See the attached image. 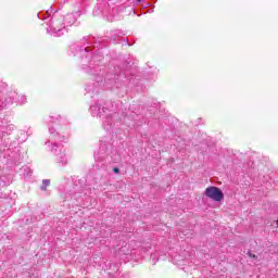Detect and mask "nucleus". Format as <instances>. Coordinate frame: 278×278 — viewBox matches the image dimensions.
Here are the masks:
<instances>
[{"instance_id": "nucleus-3", "label": "nucleus", "mask_w": 278, "mask_h": 278, "mask_svg": "<svg viewBox=\"0 0 278 278\" xmlns=\"http://www.w3.org/2000/svg\"><path fill=\"white\" fill-rule=\"evenodd\" d=\"M51 185V180L45 179L42 180L41 190H47V187Z\"/></svg>"}, {"instance_id": "nucleus-4", "label": "nucleus", "mask_w": 278, "mask_h": 278, "mask_svg": "<svg viewBox=\"0 0 278 278\" xmlns=\"http://www.w3.org/2000/svg\"><path fill=\"white\" fill-rule=\"evenodd\" d=\"M248 255H249V257H252V260H257V255H255L251 252H248Z\"/></svg>"}, {"instance_id": "nucleus-2", "label": "nucleus", "mask_w": 278, "mask_h": 278, "mask_svg": "<svg viewBox=\"0 0 278 278\" xmlns=\"http://www.w3.org/2000/svg\"><path fill=\"white\" fill-rule=\"evenodd\" d=\"M53 31L55 36H64L65 27L58 28V26H53Z\"/></svg>"}, {"instance_id": "nucleus-8", "label": "nucleus", "mask_w": 278, "mask_h": 278, "mask_svg": "<svg viewBox=\"0 0 278 278\" xmlns=\"http://www.w3.org/2000/svg\"><path fill=\"white\" fill-rule=\"evenodd\" d=\"M138 2L142 1V0H137Z\"/></svg>"}, {"instance_id": "nucleus-6", "label": "nucleus", "mask_w": 278, "mask_h": 278, "mask_svg": "<svg viewBox=\"0 0 278 278\" xmlns=\"http://www.w3.org/2000/svg\"><path fill=\"white\" fill-rule=\"evenodd\" d=\"M55 147H58V146H54V147L52 148V151H58V149H55Z\"/></svg>"}, {"instance_id": "nucleus-1", "label": "nucleus", "mask_w": 278, "mask_h": 278, "mask_svg": "<svg viewBox=\"0 0 278 278\" xmlns=\"http://www.w3.org/2000/svg\"><path fill=\"white\" fill-rule=\"evenodd\" d=\"M205 197L212 201H216L217 203L225 199V194L218 187H207L205 189Z\"/></svg>"}, {"instance_id": "nucleus-5", "label": "nucleus", "mask_w": 278, "mask_h": 278, "mask_svg": "<svg viewBox=\"0 0 278 278\" xmlns=\"http://www.w3.org/2000/svg\"><path fill=\"white\" fill-rule=\"evenodd\" d=\"M113 172H114V173H118L119 169L115 167V168L113 169Z\"/></svg>"}, {"instance_id": "nucleus-7", "label": "nucleus", "mask_w": 278, "mask_h": 278, "mask_svg": "<svg viewBox=\"0 0 278 278\" xmlns=\"http://www.w3.org/2000/svg\"><path fill=\"white\" fill-rule=\"evenodd\" d=\"M276 225H277V227H278V220L276 222Z\"/></svg>"}]
</instances>
